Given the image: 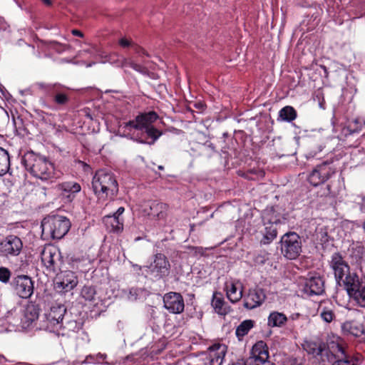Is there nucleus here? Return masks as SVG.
Instances as JSON below:
<instances>
[{
  "instance_id": "ddd939ff",
  "label": "nucleus",
  "mask_w": 365,
  "mask_h": 365,
  "mask_svg": "<svg viewBox=\"0 0 365 365\" xmlns=\"http://www.w3.org/2000/svg\"><path fill=\"white\" fill-rule=\"evenodd\" d=\"M22 248L23 242L16 235H8L0 242V252L6 257L18 256Z\"/></svg>"
},
{
  "instance_id": "4be33fe9",
  "label": "nucleus",
  "mask_w": 365,
  "mask_h": 365,
  "mask_svg": "<svg viewBox=\"0 0 365 365\" xmlns=\"http://www.w3.org/2000/svg\"><path fill=\"white\" fill-rule=\"evenodd\" d=\"M103 222L109 232L119 234L123 230V220L116 215L105 216Z\"/></svg>"
},
{
  "instance_id": "c9c22d12",
  "label": "nucleus",
  "mask_w": 365,
  "mask_h": 365,
  "mask_svg": "<svg viewBox=\"0 0 365 365\" xmlns=\"http://www.w3.org/2000/svg\"><path fill=\"white\" fill-rule=\"evenodd\" d=\"M54 102L60 106H64L69 101L68 96L63 92H57L53 97Z\"/></svg>"
},
{
  "instance_id": "9b49d317",
  "label": "nucleus",
  "mask_w": 365,
  "mask_h": 365,
  "mask_svg": "<svg viewBox=\"0 0 365 365\" xmlns=\"http://www.w3.org/2000/svg\"><path fill=\"white\" fill-rule=\"evenodd\" d=\"M268 358L269 351L266 343L259 341L252 346L250 355L246 359L247 365H274Z\"/></svg>"
},
{
  "instance_id": "393cba45",
  "label": "nucleus",
  "mask_w": 365,
  "mask_h": 365,
  "mask_svg": "<svg viewBox=\"0 0 365 365\" xmlns=\"http://www.w3.org/2000/svg\"><path fill=\"white\" fill-rule=\"evenodd\" d=\"M341 329L344 333L360 336L364 333V328L361 324L356 320H348L341 324Z\"/></svg>"
},
{
  "instance_id": "c756f323",
  "label": "nucleus",
  "mask_w": 365,
  "mask_h": 365,
  "mask_svg": "<svg viewBox=\"0 0 365 365\" xmlns=\"http://www.w3.org/2000/svg\"><path fill=\"white\" fill-rule=\"evenodd\" d=\"M10 169V156L7 150L0 147V176L4 175Z\"/></svg>"
},
{
  "instance_id": "603ef678",
  "label": "nucleus",
  "mask_w": 365,
  "mask_h": 365,
  "mask_svg": "<svg viewBox=\"0 0 365 365\" xmlns=\"http://www.w3.org/2000/svg\"><path fill=\"white\" fill-rule=\"evenodd\" d=\"M78 163H80L83 167H88V165L86 163H85L84 162H83V161L79 160Z\"/></svg>"
},
{
  "instance_id": "1a4fd4ad",
  "label": "nucleus",
  "mask_w": 365,
  "mask_h": 365,
  "mask_svg": "<svg viewBox=\"0 0 365 365\" xmlns=\"http://www.w3.org/2000/svg\"><path fill=\"white\" fill-rule=\"evenodd\" d=\"M302 245V239L296 232L286 233L281 239V252L289 259H294L299 256Z\"/></svg>"
},
{
  "instance_id": "c85d7f7f",
  "label": "nucleus",
  "mask_w": 365,
  "mask_h": 365,
  "mask_svg": "<svg viewBox=\"0 0 365 365\" xmlns=\"http://www.w3.org/2000/svg\"><path fill=\"white\" fill-rule=\"evenodd\" d=\"M255 322L252 319H246L242 322L236 328L235 334L239 340L248 334L251 329L254 327Z\"/></svg>"
},
{
  "instance_id": "864d4df0",
  "label": "nucleus",
  "mask_w": 365,
  "mask_h": 365,
  "mask_svg": "<svg viewBox=\"0 0 365 365\" xmlns=\"http://www.w3.org/2000/svg\"><path fill=\"white\" fill-rule=\"evenodd\" d=\"M133 267H135V268H136L137 269H139V270H140V269H141V267H140V266H139V265H138V264H134V265H133Z\"/></svg>"
},
{
  "instance_id": "58836bf2",
  "label": "nucleus",
  "mask_w": 365,
  "mask_h": 365,
  "mask_svg": "<svg viewBox=\"0 0 365 365\" xmlns=\"http://www.w3.org/2000/svg\"><path fill=\"white\" fill-rule=\"evenodd\" d=\"M288 365H304L305 359L303 356L291 357L287 361Z\"/></svg>"
},
{
  "instance_id": "79ce46f5",
  "label": "nucleus",
  "mask_w": 365,
  "mask_h": 365,
  "mask_svg": "<svg viewBox=\"0 0 365 365\" xmlns=\"http://www.w3.org/2000/svg\"><path fill=\"white\" fill-rule=\"evenodd\" d=\"M355 250L357 252L358 257L359 258H361L362 255H363V253H364V248H363V247H361V246H356Z\"/></svg>"
},
{
  "instance_id": "9d476101",
  "label": "nucleus",
  "mask_w": 365,
  "mask_h": 365,
  "mask_svg": "<svg viewBox=\"0 0 365 365\" xmlns=\"http://www.w3.org/2000/svg\"><path fill=\"white\" fill-rule=\"evenodd\" d=\"M41 259L46 270L53 273L60 270L63 263L61 252L51 245L44 246L41 252Z\"/></svg>"
},
{
  "instance_id": "a211bd4d",
  "label": "nucleus",
  "mask_w": 365,
  "mask_h": 365,
  "mask_svg": "<svg viewBox=\"0 0 365 365\" xmlns=\"http://www.w3.org/2000/svg\"><path fill=\"white\" fill-rule=\"evenodd\" d=\"M78 284V278L76 274L70 270L59 273L56 278V285L58 289L65 292L72 290Z\"/></svg>"
},
{
  "instance_id": "a18cd8bd",
  "label": "nucleus",
  "mask_w": 365,
  "mask_h": 365,
  "mask_svg": "<svg viewBox=\"0 0 365 365\" xmlns=\"http://www.w3.org/2000/svg\"><path fill=\"white\" fill-rule=\"evenodd\" d=\"M232 365H247V360L238 359L234 362Z\"/></svg>"
},
{
  "instance_id": "f03ea898",
  "label": "nucleus",
  "mask_w": 365,
  "mask_h": 365,
  "mask_svg": "<svg viewBox=\"0 0 365 365\" xmlns=\"http://www.w3.org/2000/svg\"><path fill=\"white\" fill-rule=\"evenodd\" d=\"M21 163L25 168L37 178L51 182L58 178L53 163L45 157L36 155L33 151L25 153Z\"/></svg>"
},
{
  "instance_id": "a878e982",
  "label": "nucleus",
  "mask_w": 365,
  "mask_h": 365,
  "mask_svg": "<svg viewBox=\"0 0 365 365\" xmlns=\"http://www.w3.org/2000/svg\"><path fill=\"white\" fill-rule=\"evenodd\" d=\"M115 63L117 66L122 68L130 66L143 75H147L148 73V70L145 66L135 63L131 58H123L121 60H118Z\"/></svg>"
},
{
  "instance_id": "f257e3e1",
  "label": "nucleus",
  "mask_w": 365,
  "mask_h": 365,
  "mask_svg": "<svg viewBox=\"0 0 365 365\" xmlns=\"http://www.w3.org/2000/svg\"><path fill=\"white\" fill-rule=\"evenodd\" d=\"M158 118V114L154 111L140 113L135 119L125 123L122 126L124 132L131 139L140 143L153 145L162 135L153 123Z\"/></svg>"
},
{
  "instance_id": "6ab92c4d",
  "label": "nucleus",
  "mask_w": 365,
  "mask_h": 365,
  "mask_svg": "<svg viewBox=\"0 0 365 365\" xmlns=\"http://www.w3.org/2000/svg\"><path fill=\"white\" fill-rule=\"evenodd\" d=\"M170 264L165 255L158 253L155 256L153 264L150 267V272L159 278L168 275Z\"/></svg>"
},
{
  "instance_id": "2f4dec72",
  "label": "nucleus",
  "mask_w": 365,
  "mask_h": 365,
  "mask_svg": "<svg viewBox=\"0 0 365 365\" xmlns=\"http://www.w3.org/2000/svg\"><path fill=\"white\" fill-rule=\"evenodd\" d=\"M319 309L320 316L324 322L330 323L335 318L334 307L331 304L329 303L328 306L322 305Z\"/></svg>"
},
{
  "instance_id": "aec40b11",
  "label": "nucleus",
  "mask_w": 365,
  "mask_h": 365,
  "mask_svg": "<svg viewBox=\"0 0 365 365\" xmlns=\"http://www.w3.org/2000/svg\"><path fill=\"white\" fill-rule=\"evenodd\" d=\"M56 188L61 192V194L68 201L71 202L75 198L76 194L81 191V186L79 183L74 181H66L58 184Z\"/></svg>"
},
{
  "instance_id": "2eb2a0df",
  "label": "nucleus",
  "mask_w": 365,
  "mask_h": 365,
  "mask_svg": "<svg viewBox=\"0 0 365 365\" xmlns=\"http://www.w3.org/2000/svg\"><path fill=\"white\" fill-rule=\"evenodd\" d=\"M164 307L172 314H180L184 311L185 303L182 296L178 292H170L163 297Z\"/></svg>"
},
{
  "instance_id": "ea45409f",
  "label": "nucleus",
  "mask_w": 365,
  "mask_h": 365,
  "mask_svg": "<svg viewBox=\"0 0 365 365\" xmlns=\"http://www.w3.org/2000/svg\"><path fill=\"white\" fill-rule=\"evenodd\" d=\"M119 44L122 46V47H128V46H133V43L131 41L125 38H122L119 40Z\"/></svg>"
},
{
  "instance_id": "72a5a7b5",
  "label": "nucleus",
  "mask_w": 365,
  "mask_h": 365,
  "mask_svg": "<svg viewBox=\"0 0 365 365\" xmlns=\"http://www.w3.org/2000/svg\"><path fill=\"white\" fill-rule=\"evenodd\" d=\"M212 306L217 313L220 314H224L225 313V309L223 308L224 300L220 294L215 293L213 294Z\"/></svg>"
},
{
  "instance_id": "f8f14e48",
  "label": "nucleus",
  "mask_w": 365,
  "mask_h": 365,
  "mask_svg": "<svg viewBox=\"0 0 365 365\" xmlns=\"http://www.w3.org/2000/svg\"><path fill=\"white\" fill-rule=\"evenodd\" d=\"M335 173L334 169L328 161L316 166L308 177V181L313 186L319 185L329 179Z\"/></svg>"
},
{
  "instance_id": "49530a36",
  "label": "nucleus",
  "mask_w": 365,
  "mask_h": 365,
  "mask_svg": "<svg viewBox=\"0 0 365 365\" xmlns=\"http://www.w3.org/2000/svg\"><path fill=\"white\" fill-rule=\"evenodd\" d=\"M124 210V207H120L117 210L115 213H114L113 215H116L117 216H118V217H120V216L123 213Z\"/></svg>"
},
{
  "instance_id": "de8ad7c7",
  "label": "nucleus",
  "mask_w": 365,
  "mask_h": 365,
  "mask_svg": "<svg viewBox=\"0 0 365 365\" xmlns=\"http://www.w3.org/2000/svg\"><path fill=\"white\" fill-rule=\"evenodd\" d=\"M72 34L74 35V36H80V37H83V34L81 31H78V30H73L72 31Z\"/></svg>"
},
{
  "instance_id": "7c9ffc66",
  "label": "nucleus",
  "mask_w": 365,
  "mask_h": 365,
  "mask_svg": "<svg viewBox=\"0 0 365 365\" xmlns=\"http://www.w3.org/2000/svg\"><path fill=\"white\" fill-rule=\"evenodd\" d=\"M227 297L229 300L235 303L240 301L242 297V290H239L238 287L234 283H231L230 285L226 286Z\"/></svg>"
},
{
  "instance_id": "5fc2aeb1",
  "label": "nucleus",
  "mask_w": 365,
  "mask_h": 365,
  "mask_svg": "<svg viewBox=\"0 0 365 365\" xmlns=\"http://www.w3.org/2000/svg\"><path fill=\"white\" fill-rule=\"evenodd\" d=\"M143 55H145L146 56H150L149 54L143 49V51L141 52Z\"/></svg>"
},
{
  "instance_id": "cd10ccee",
  "label": "nucleus",
  "mask_w": 365,
  "mask_h": 365,
  "mask_svg": "<svg viewBox=\"0 0 365 365\" xmlns=\"http://www.w3.org/2000/svg\"><path fill=\"white\" fill-rule=\"evenodd\" d=\"M287 321V317L283 313L272 312L268 317L267 324L270 327H281L284 326Z\"/></svg>"
},
{
  "instance_id": "4d7b16f0",
  "label": "nucleus",
  "mask_w": 365,
  "mask_h": 365,
  "mask_svg": "<svg viewBox=\"0 0 365 365\" xmlns=\"http://www.w3.org/2000/svg\"><path fill=\"white\" fill-rule=\"evenodd\" d=\"M158 168H159L160 170H163V167L162 165H160V166L158 167Z\"/></svg>"
},
{
  "instance_id": "6e6552de",
  "label": "nucleus",
  "mask_w": 365,
  "mask_h": 365,
  "mask_svg": "<svg viewBox=\"0 0 365 365\" xmlns=\"http://www.w3.org/2000/svg\"><path fill=\"white\" fill-rule=\"evenodd\" d=\"M344 287L349 297L359 307H365V275L354 276L346 280Z\"/></svg>"
},
{
  "instance_id": "0eeeda50",
  "label": "nucleus",
  "mask_w": 365,
  "mask_h": 365,
  "mask_svg": "<svg viewBox=\"0 0 365 365\" xmlns=\"http://www.w3.org/2000/svg\"><path fill=\"white\" fill-rule=\"evenodd\" d=\"M330 267L334 272L337 283L340 286H343L344 288L346 286V280H349L350 277L357 275L354 272L350 271L349 264L339 252H335L332 255Z\"/></svg>"
},
{
  "instance_id": "6e6d98bb",
  "label": "nucleus",
  "mask_w": 365,
  "mask_h": 365,
  "mask_svg": "<svg viewBox=\"0 0 365 365\" xmlns=\"http://www.w3.org/2000/svg\"><path fill=\"white\" fill-rule=\"evenodd\" d=\"M61 62H66V63H69L70 61L68 60H66V59H62L61 60Z\"/></svg>"
},
{
  "instance_id": "4468645a",
  "label": "nucleus",
  "mask_w": 365,
  "mask_h": 365,
  "mask_svg": "<svg viewBox=\"0 0 365 365\" xmlns=\"http://www.w3.org/2000/svg\"><path fill=\"white\" fill-rule=\"evenodd\" d=\"M11 285L15 293L21 298L28 299L34 292V282L27 275H18L12 280Z\"/></svg>"
},
{
  "instance_id": "f3484780",
  "label": "nucleus",
  "mask_w": 365,
  "mask_h": 365,
  "mask_svg": "<svg viewBox=\"0 0 365 365\" xmlns=\"http://www.w3.org/2000/svg\"><path fill=\"white\" fill-rule=\"evenodd\" d=\"M303 292L308 296L321 295L324 292V280L319 275L311 276L304 282Z\"/></svg>"
},
{
  "instance_id": "473e14b6",
  "label": "nucleus",
  "mask_w": 365,
  "mask_h": 365,
  "mask_svg": "<svg viewBox=\"0 0 365 365\" xmlns=\"http://www.w3.org/2000/svg\"><path fill=\"white\" fill-rule=\"evenodd\" d=\"M279 117L282 120L291 122L297 118V112L293 107L287 106L279 110Z\"/></svg>"
},
{
  "instance_id": "3c124183",
  "label": "nucleus",
  "mask_w": 365,
  "mask_h": 365,
  "mask_svg": "<svg viewBox=\"0 0 365 365\" xmlns=\"http://www.w3.org/2000/svg\"><path fill=\"white\" fill-rule=\"evenodd\" d=\"M361 208L362 209H365V197H364L362 199V202H361Z\"/></svg>"
},
{
  "instance_id": "20e7f679",
  "label": "nucleus",
  "mask_w": 365,
  "mask_h": 365,
  "mask_svg": "<svg viewBox=\"0 0 365 365\" xmlns=\"http://www.w3.org/2000/svg\"><path fill=\"white\" fill-rule=\"evenodd\" d=\"M71 224L63 216H51L44 218L41 223L43 234L49 235L51 238L60 240L68 232Z\"/></svg>"
},
{
  "instance_id": "7ed1b4c3",
  "label": "nucleus",
  "mask_w": 365,
  "mask_h": 365,
  "mask_svg": "<svg viewBox=\"0 0 365 365\" xmlns=\"http://www.w3.org/2000/svg\"><path fill=\"white\" fill-rule=\"evenodd\" d=\"M92 187L98 200H113L118 192V185L114 175L104 170L96 173Z\"/></svg>"
},
{
  "instance_id": "b1692460",
  "label": "nucleus",
  "mask_w": 365,
  "mask_h": 365,
  "mask_svg": "<svg viewBox=\"0 0 365 365\" xmlns=\"http://www.w3.org/2000/svg\"><path fill=\"white\" fill-rule=\"evenodd\" d=\"M168 209V206L167 204L158 201H152L149 203L150 210L148 212V215L157 220H163L167 216Z\"/></svg>"
},
{
  "instance_id": "37998d69",
  "label": "nucleus",
  "mask_w": 365,
  "mask_h": 365,
  "mask_svg": "<svg viewBox=\"0 0 365 365\" xmlns=\"http://www.w3.org/2000/svg\"><path fill=\"white\" fill-rule=\"evenodd\" d=\"M205 148L210 151V153L215 152V146L212 143L205 145Z\"/></svg>"
},
{
  "instance_id": "39448f33",
  "label": "nucleus",
  "mask_w": 365,
  "mask_h": 365,
  "mask_svg": "<svg viewBox=\"0 0 365 365\" xmlns=\"http://www.w3.org/2000/svg\"><path fill=\"white\" fill-rule=\"evenodd\" d=\"M66 312V309L63 305L51 307L40 320L38 328L50 332L58 331L62 327Z\"/></svg>"
},
{
  "instance_id": "c03bdc74",
  "label": "nucleus",
  "mask_w": 365,
  "mask_h": 365,
  "mask_svg": "<svg viewBox=\"0 0 365 365\" xmlns=\"http://www.w3.org/2000/svg\"><path fill=\"white\" fill-rule=\"evenodd\" d=\"M133 48H134V51L136 53H141V52L143 51V48L138 45H134L133 46Z\"/></svg>"
},
{
  "instance_id": "a19ab883",
  "label": "nucleus",
  "mask_w": 365,
  "mask_h": 365,
  "mask_svg": "<svg viewBox=\"0 0 365 365\" xmlns=\"http://www.w3.org/2000/svg\"><path fill=\"white\" fill-rule=\"evenodd\" d=\"M343 132L344 133V135L346 136L348 134L351 135L354 133H357L358 130L352 129L351 125H349L348 127L344 128Z\"/></svg>"
},
{
  "instance_id": "bf43d9fd",
  "label": "nucleus",
  "mask_w": 365,
  "mask_h": 365,
  "mask_svg": "<svg viewBox=\"0 0 365 365\" xmlns=\"http://www.w3.org/2000/svg\"><path fill=\"white\" fill-rule=\"evenodd\" d=\"M363 227H364V231H365V221H364V226H363Z\"/></svg>"
},
{
  "instance_id": "bb28decb",
  "label": "nucleus",
  "mask_w": 365,
  "mask_h": 365,
  "mask_svg": "<svg viewBox=\"0 0 365 365\" xmlns=\"http://www.w3.org/2000/svg\"><path fill=\"white\" fill-rule=\"evenodd\" d=\"M304 349L309 354L315 356H323L324 352L327 355L328 350L326 349V345L324 343H317L314 341H307L303 345Z\"/></svg>"
},
{
  "instance_id": "423d86ee",
  "label": "nucleus",
  "mask_w": 365,
  "mask_h": 365,
  "mask_svg": "<svg viewBox=\"0 0 365 365\" xmlns=\"http://www.w3.org/2000/svg\"><path fill=\"white\" fill-rule=\"evenodd\" d=\"M264 230L261 232L263 237L260 241L264 245L269 244L277 235V225L280 219L273 208L267 209L262 214Z\"/></svg>"
},
{
  "instance_id": "e433bc0d",
  "label": "nucleus",
  "mask_w": 365,
  "mask_h": 365,
  "mask_svg": "<svg viewBox=\"0 0 365 365\" xmlns=\"http://www.w3.org/2000/svg\"><path fill=\"white\" fill-rule=\"evenodd\" d=\"M11 277V271L4 267H0V281L3 283H7Z\"/></svg>"
},
{
  "instance_id": "5701e85b",
  "label": "nucleus",
  "mask_w": 365,
  "mask_h": 365,
  "mask_svg": "<svg viewBox=\"0 0 365 365\" xmlns=\"http://www.w3.org/2000/svg\"><path fill=\"white\" fill-rule=\"evenodd\" d=\"M336 349L340 354H330L327 355V361L331 365H356L352 360L345 355L343 347L339 344L336 345Z\"/></svg>"
},
{
  "instance_id": "4c0bfd02",
  "label": "nucleus",
  "mask_w": 365,
  "mask_h": 365,
  "mask_svg": "<svg viewBox=\"0 0 365 365\" xmlns=\"http://www.w3.org/2000/svg\"><path fill=\"white\" fill-rule=\"evenodd\" d=\"M268 259V255L267 253H260L255 256L254 262L256 265H262L265 263Z\"/></svg>"
},
{
  "instance_id": "dca6fc26",
  "label": "nucleus",
  "mask_w": 365,
  "mask_h": 365,
  "mask_svg": "<svg viewBox=\"0 0 365 365\" xmlns=\"http://www.w3.org/2000/svg\"><path fill=\"white\" fill-rule=\"evenodd\" d=\"M265 299L266 294L262 289H250L243 299L244 307L247 309L257 308L262 305Z\"/></svg>"
},
{
  "instance_id": "13d9d810",
  "label": "nucleus",
  "mask_w": 365,
  "mask_h": 365,
  "mask_svg": "<svg viewBox=\"0 0 365 365\" xmlns=\"http://www.w3.org/2000/svg\"><path fill=\"white\" fill-rule=\"evenodd\" d=\"M80 260L78 259H75V262H79ZM73 262H74V260H73Z\"/></svg>"
},
{
  "instance_id": "8fccbe9b",
  "label": "nucleus",
  "mask_w": 365,
  "mask_h": 365,
  "mask_svg": "<svg viewBox=\"0 0 365 365\" xmlns=\"http://www.w3.org/2000/svg\"><path fill=\"white\" fill-rule=\"evenodd\" d=\"M42 1L47 6L51 5V0H42Z\"/></svg>"
},
{
  "instance_id": "f704fd0d",
  "label": "nucleus",
  "mask_w": 365,
  "mask_h": 365,
  "mask_svg": "<svg viewBox=\"0 0 365 365\" xmlns=\"http://www.w3.org/2000/svg\"><path fill=\"white\" fill-rule=\"evenodd\" d=\"M96 294V292L95 288L91 286H84L81 292L82 297L88 301H93L95 298Z\"/></svg>"
},
{
  "instance_id": "412c9836",
  "label": "nucleus",
  "mask_w": 365,
  "mask_h": 365,
  "mask_svg": "<svg viewBox=\"0 0 365 365\" xmlns=\"http://www.w3.org/2000/svg\"><path fill=\"white\" fill-rule=\"evenodd\" d=\"M38 307L34 303L27 304L24 311V317L21 319V327L23 329L29 328L32 324L38 319Z\"/></svg>"
},
{
  "instance_id": "09e8293b",
  "label": "nucleus",
  "mask_w": 365,
  "mask_h": 365,
  "mask_svg": "<svg viewBox=\"0 0 365 365\" xmlns=\"http://www.w3.org/2000/svg\"><path fill=\"white\" fill-rule=\"evenodd\" d=\"M195 252L200 253L201 255L204 254V249L202 247H195Z\"/></svg>"
}]
</instances>
